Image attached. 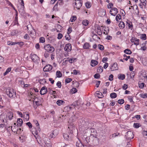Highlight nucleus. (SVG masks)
<instances>
[{
	"label": "nucleus",
	"instance_id": "nucleus-1",
	"mask_svg": "<svg viewBox=\"0 0 147 147\" xmlns=\"http://www.w3.org/2000/svg\"><path fill=\"white\" fill-rule=\"evenodd\" d=\"M82 141L86 146L90 145L95 146L97 145L99 143L98 138L92 135L88 137L86 134H82L81 136Z\"/></svg>",
	"mask_w": 147,
	"mask_h": 147
},
{
	"label": "nucleus",
	"instance_id": "nucleus-2",
	"mask_svg": "<svg viewBox=\"0 0 147 147\" xmlns=\"http://www.w3.org/2000/svg\"><path fill=\"white\" fill-rule=\"evenodd\" d=\"M7 94L10 98H15L16 95L15 91L13 89H10L9 90L8 89V91H6Z\"/></svg>",
	"mask_w": 147,
	"mask_h": 147
},
{
	"label": "nucleus",
	"instance_id": "nucleus-3",
	"mask_svg": "<svg viewBox=\"0 0 147 147\" xmlns=\"http://www.w3.org/2000/svg\"><path fill=\"white\" fill-rule=\"evenodd\" d=\"M44 48L47 52L52 53L54 51L55 49L53 46H51L50 44H47L45 45Z\"/></svg>",
	"mask_w": 147,
	"mask_h": 147
},
{
	"label": "nucleus",
	"instance_id": "nucleus-4",
	"mask_svg": "<svg viewBox=\"0 0 147 147\" xmlns=\"http://www.w3.org/2000/svg\"><path fill=\"white\" fill-rule=\"evenodd\" d=\"M76 1L75 3V5H74V8H76L77 9H79L81 7L82 5V2L80 0H75Z\"/></svg>",
	"mask_w": 147,
	"mask_h": 147
},
{
	"label": "nucleus",
	"instance_id": "nucleus-5",
	"mask_svg": "<svg viewBox=\"0 0 147 147\" xmlns=\"http://www.w3.org/2000/svg\"><path fill=\"white\" fill-rule=\"evenodd\" d=\"M125 136L127 140L133 139L134 137L133 132L130 131H128L126 133Z\"/></svg>",
	"mask_w": 147,
	"mask_h": 147
},
{
	"label": "nucleus",
	"instance_id": "nucleus-6",
	"mask_svg": "<svg viewBox=\"0 0 147 147\" xmlns=\"http://www.w3.org/2000/svg\"><path fill=\"white\" fill-rule=\"evenodd\" d=\"M44 141L45 144V147H52V144L50 140L46 138H45Z\"/></svg>",
	"mask_w": 147,
	"mask_h": 147
},
{
	"label": "nucleus",
	"instance_id": "nucleus-7",
	"mask_svg": "<svg viewBox=\"0 0 147 147\" xmlns=\"http://www.w3.org/2000/svg\"><path fill=\"white\" fill-rule=\"evenodd\" d=\"M52 66L50 64L47 65L43 68V70L44 72L49 71L52 69Z\"/></svg>",
	"mask_w": 147,
	"mask_h": 147
},
{
	"label": "nucleus",
	"instance_id": "nucleus-8",
	"mask_svg": "<svg viewBox=\"0 0 147 147\" xmlns=\"http://www.w3.org/2000/svg\"><path fill=\"white\" fill-rule=\"evenodd\" d=\"M118 11L116 8H113L110 11V14L113 16H115L118 13Z\"/></svg>",
	"mask_w": 147,
	"mask_h": 147
},
{
	"label": "nucleus",
	"instance_id": "nucleus-9",
	"mask_svg": "<svg viewBox=\"0 0 147 147\" xmlns=\"http://www.w3.org/2000/svg\"><path fill=\"white\" fill-rule=\"evenodd\" d=\"M76 146L77 147H82L83 146H86L85 144H84L83 142L82 138H81V141L79 140L77 142Z\"/></svg>",
	"mask_w": 147,
	"mask_h": 147
},
{
	"label": "nucleus",
	"instance_id": "nucleus-10",
	"mask_svg": "<svg viewBox=\"0 0 147 147\" xmlns=\"http://www.w3.org/2000/svg\"><path fill=\"white\" fill-rule=\"evenodd\" d=\"M110 69L111 71L118 70V67L117 63H114L110 67Z\"/></svg>",
	"mask_w": 147,
	"mask_h": 147
},
{
	"label": "nucleus",
	"instance_id": "nucleus-11",
	"mask_svg": "<svg viewBox=\"0 0 147 147\" xmlns=\"http://www.w3.org/2000/svg\"><path fill=\"white\" fill-rule=\"evenodd\" d=\"M47 92V87L46 86H43L42 87L40 91V94L41 95H44L46 94Z\"/></svg>",
	"mask_w": 147,
	"mask_h": 147
},
{
	"label": "nucleus",
	"instance_id": "nucleus-12",
	"mask_svg": "<svg viewBox=\"0 0 147 147\" xmlns=\"http://www.w3.org/2000/svg\"><path fill=\"white\" fill-rule=\"evenodd\" d=\"M64 50L68 52H69L71 50V44L68 43L66 45L64 48Z\"/></svg>",
	"mask_w": 147,
	"mask_h": 147
},
{
	"label": "nucleus",
	"instance_id": "nucleus-13",
	"mask_svg": "<svg viewBox=\"0 0 147 147\" xmlns=\"http://www.w3.org/2000/svg\"><path fill=\"white\" fill-rule=\"evenodd\" d=\"M38 57L36 55L34 54L31 56V59L34 62L36 63L39 60Z\"/></svg>",
	"mask_w": 147,
	"mask_h": 147
},
{
	"label": "nucleus",
	"instance_id": "nucleus-14",
	"mask_svg": "<svg viewBox=\"0 0 147 147\" xmlns=\"http://www.w3.org/2000/svg\"><path fill=\"white\" fill-rule=\"evenodd\" d=\"M11 130L14 132H16L18 131V125H13L11 126Z\"/></svg>",
	"mask_w": 147,
	"mask_h": 147
},
{
	"label": "nucleus",
	"instance_id": "nucleus-15",
	"mask_svg": "<svg viewBox=\"0 0 147 147\" xmlns=\"http://www.w3.org/2000/svg\"><path fill=\"white\" fill-rule=\"evenodd\" d=\"M24 5H21V7L18 9V11L21 15H23L25 13V11L24 10Z\"/></svg>",
	"mask_w": 147,
	"mask_h": 147
},
{
	"label": "nucleus",
	"instance_id": "nucleus-16",
	"mask_svg": "<svg viewBox=\"0 0 147 147\" xmlns=\"http://www.w3.org/2000/svg\"><path fill=\"white\" fill-rule=\"evenodd\" d=\"M68 128L70 130H71L70 131L71 133H73V130L75 129V126L74 124L73 123H71L68 126Z\"/></svg>",
	"mask_w": 147,
	"mask_h": 147
},
{
	"label": "nucleus",
	"instance_id": "nucleus-17",
	"mask_svg": "<svg viewBox=\"0 0 147 147\" xmlns=\"http://www.w3.org/2000/svg\"><path fill=\"white\" fill-rule=\"evenodd\" d=\"M21 31H18V30L16 29L15 30H13L12 31L11 33V36L15 35L16 34L20 33Z\"/></svg>",
	"mask_w": 147,
	"mask_h": 147
},
{
	"label": "nucleus",
	"instance_id": "nucleus-18",
	"mask_svg": "<svg viewBox=\"0 0 147 147\" xmlns=\"http://www.w3.org/2000/svg\"><path fill=\"white\" fill-rule=\"evenodd\" d=\"M6 117H8V119L9 120H11L13 117V113L10 111L8 112L6 115Z\"/></svg>",
	"mask_w": 147,
	"mask_h": 147
},
{
	"label": "nucleus",
	"instance_id": "nucleus-19",
	"mask_svg": "<svg viewBox=\"0 0 147 147\" xmlns=\"http://www.w3.org/2000/svg\"><path fill=\"white\" fill-rule=\"evenodd\" d=\"M98 64V62L95 60H92L91 61V65L92 67H94Z\"/></svg>",
	"mask_w": 147,
	"mask_h": 147
},
{
	"label": "nucleus",
	"instance_id": "nucleus-20",
	"mask_svg": "<svg viewBox=\"0 0 147 147\" xmlns=\"http://www.w3.org/2000/svg\"><path fill=\"white\" fill-rule=\"evenodd\" d=\"M63 136L64 139L66 140H70L71 138V137H70L69 135L67 134H64Z\"/></svg>",
	"mask_w": 147,
	"mask_h": 147
},
{
	"label": "nucleus",
	"instance_id": "nucleus-21",
	"mask_svg": "<svg viewBox=\"0 0 147 147\" xmlns=\"http://www.w3.org/2000/svg\"><path fill=\"white\" fill-rule=\"evenodd\" d=\"M17 125H19L20 126H21L23 123V121L21 119L19 118L18 119L17 121Z\"/></svg>",
	"mask_w": 147,
	"mask_h": 147
},
{
	"label": "nucleus",
	"instance_id": "nucleus-22",
	"mask_svg": "<svg viewBox=\"0 0 147 147\" xmlns=\"http://www.w3.org/2000/svg\"><path fill=\"white\" fill-rule=\"evenodd\" d=\"M33 121L34 123L35 124L36 126L37 127V128H38V131L40 132V127L39 124L38 123V122L36 120H34Z\"/></svg>",
	"mask_w": 147,
	"mask_h": 147
},
{
	"label": "nucleus",
	"instance_id": "nucleus-23",
	"mask_svg": "<svg viewBox=\"0 0 147 147\" xmlns=\"http://www.w3.org/2000/svg\"><path fill=\"white\" fill-rule=\"evenodd\" d=\"M80 123H79V125L80 126H81V127H84L85 126V125L86 123L84 121L81 119L80 121Z\"/></svg>",
	"mask_w": 147,
	"mask_h": 147
},
{
	"label": "nucleus",
	"instance_id": "nucleus-24",
	"mask_svg": "<svg viewBox=\"0 0 147 147\" xmlns=\"http://www.w3.org/2000/svg\"><path fill=\"white\" fill-rule=\"evenodd\" d=\"M57 104L59 106H60L65 103V102L63 100H59L57 101Z\"/></svg>",
	"mask_w": 147,
	"mask_h": 147
},
{
	"label": "nucleus",
	"instance_id": "nucleus-25",
	"mask_svg": "<svg viewBox=\"0 0 147 147\" xmlns=\"http://www.w3.org/2000/svg\"><path fill=\"white\" fill-rule=\"evenodd\" d=\"M96 94L98 95L97 96L99 98H102L103 97V96L102 93L99 91L96 92Z\"/></svg>",
	"mask_w": 147,
	"mask_h": 147
},
{
	"label": "nucleus",
	"instance_id": "nucleus-26",
	"mask_svg": "<svg viewBox=\"0 0 147 147\" xmlns=\"http://www.w3.org/2000/svg\"><path fill=\"white\" fill-rule=\"evenodd\" d=\"M134 42H134V45H136V46L138 45L139 44V39H137L136 37H134Z\"/></svg>",
	"mask_w": 147,
	"mask_h": 147
},
{
	"label": "nucleus",
	"instance_id": "nucleus-27",
	"mask_svg": "<svg viewBox=\"0 0 147 147\" xmlns=\"http://www.w3.org/2000/svg\"><path fill=\"white\" fill-rule=\"evenodd\" d=\"M124 52L125 54L130 55L132 53L131 51L129 49H127L124 51Z\"/></svg>",
	"mask_w": 147,
	"mask_h": 147
},
{
	"label": "nucleus",
	"instance_id": "nucleus-28",
	"mask_svg": "<svg viewBox=\"0 0 147 147\" xmlns=\"http://www.w3.org/2000/svg\"><path fill=\"white\" fill-rule=\"evenodd\" d=\"M125 78V76L124 74H120L118 75V78L121 80H123Z\"/></svg>",
	"mask_w": 147,
	"mask_h": 147
},
{
	"label": "nucleus",
	"instance_id": "nucleus-29",
	"mask_svg": "<svg viewBox=\"0 0 147 147\" xmlns=\"http://www.w3.org/2000/svg\"><path fill=\"white\" fill-rule=\"evenodd\" d=\"M89 131H90L91 133H93V135L95 134L96 133V130L94 128L92 127H90L89 128H88Z\"/></svg>",
	"mask_w": 147,
	"mask_h": 147
},
{
	"label": "nucleus",
	"instance_id": "nucleus-30",
	"mask_svg": "<svg viewBox=\"0 0 147 147\" xmlns=\"http://www.w3.org/2000/svg\"><path fill=\"white\" fill-rule=\"evenodd\" d=\"M90 47V45L87 42H86L83 45V48L84 49H89Z\"/></svg>",
	"mask_w": 147,
	"mask_h": 147
},
{
	"label": "nucleus",
	"instance_id": "nucleus-31",
	"mask_svg": "<svg viewBox=\"0 0 147 147\" xmlns=\"http://www.w3.org/2000/svg\"><path fill=\"white\" fill-rule=\"evenodd\" d=\"M56 76L57 78H60L62 76V74L59 71H57L56 73Z\"/></svg>",
	"mask_w": 147,
	"mask_h": 147
},
{
	"label": "nucleus",
	"instance_id": "nucleus-32",
	"mask_svg": "<svg viewBox=\"0 0 147 147\" xmlns=\"http://www.w3.org/2000/svg\"><path fill=\"white\" fill-rule=\"evenodd\" d=\"M55 131L54 130L52 133H51L50 135V137L51 138H55L57 135V134H55Z\"/></svg>",
	"mask_w": 147,
	"mask_h": 147
},
{
	"label": "nucleus",
	"instance_id": "nucleus-33",
	"mask_svg": "<svg viewBox=\"0 0 147 147\" xmlns=\"http://www.w3.org/2000/svg\"><path fill=\"white\" fill-rule=\"evenodd\" d=\"M103 68L101 66H100L98 67L97 70V71L99 72L100 73H102L103 71Z\"/></svg>",
	"mask_w": 147,
	"mask_h": 147
},
{
	"label": "nucleus",
	"instance_id": "nucleus-34",
	"mask_svg": "<svg viewBox=\"0 0 147 147\" xmlns=\"http://www.w3.org/2000/svg\"><path fill=\"white\" fill-rule=\"evenodd\" d=\"M141 125L139 123H135L134 124L133 126L136 128H138L141 126Z\"/></svg>",
	"mask_w": 147,
	"mask_h": 147
},
{
	"label": "nucleus",
	"instance_id": "nucleus-35",
	"mask_svg": "<svg viewBox=\"0 0 147 147\" xmlns=\"http://www.w3.org/2000/svg\"><path fill=\"white\" fill-rule=\"evenodd\" d=\"M110 96L111 98H114L116 97L117 95L116 93L113 92L110 94Z\"/></svg>",
	"mask_w": 147,
	"mask_h": 147
},
{
	"label": "nucleus",
	"instance_id": "nucleus-36",
	"mask_svg": "<svg viewBox=\"0 0 147 147\" xmlns=\"http://www.w3.org/2000/svg\"><path fill=\"white\" fill-rule=\"evenodd\" d=\"M119 27L123 28H124L125 25L123 22H121L119 25Z\"/></svg>",
	"mask_w": 147,
	"mask_h": 147
},
{
	"label": "nucleus",
	"instance_id": "nucleus-37",
	"mask_svg": "<svg viewBox=\"0 0 147 147\" xmlns=\"http://www.w3.org/2000/svg\"><path fill=\"white\" fill-rule=\"evenodd\" d=\"M11 70V68H7L5 72L4 73L3 75L4 76L6 75L8 73H9Z\"/></svg>",
	"mask_w": 147,
	"mask_h": 147
},
{
	"label": "nucleus",
	"instance_id": "nucleus-38",
	"mask_svg": "<svg viewBox=\"0 0 147 147\" xmlns=\"http://www.w3.org/2000/svg\"><path fill=\"white\" fill-rule=\"evenodd\" d=\"M7 45H15V42H13L11 41H8L7 42Z\"/></svg>",
	"mask_w": 147,
	"mask_h": 147
},
{
	"label": "nucleus",
	"instance_id": "nucleus-39",
	"mask_svg": "<svg viewBox=\"0 0 147 147\" xmlns=\"http://www.w3.org/2000/svg\"><path fill=\"white\" fill-rule=\"evenodd\" d=\"M126 23L128 24L129 28V29H132L133 28V25L131 22L128 23V22H126Z\"/></svg>",
	"mask_w": 147,
	"mask_h": 147
},
{
	"label": "nucleus",
	"instance_id": "nucleus-40",
	"mask_svg": "<svg viewBox=\"0 0 147 147\" xmlns=\"http://www.w3.org/2000/svg\"><path fill=\"white\" fill-rule=\"evenodd\" d=\"M140 38L141 39L143 40H146V35L144 34H142Z\"/></svg>",
	"mask_w": 147,
	"mask_h": 147
},
{
	"label": "nucleus",
	"instance_id": "nucleus-41",
	"mask_svg": "<svg viewBox=\"0 0 147 147\" xmlns=\"http://www.w3.org/2000/svg\"><path fill=\"white\" fill-rule=\"evenodd\" d=\"M88 21L87 20H84L82 22V24L85 26L88 25Z\"/></svg>",
	"mask_w": 147,
	"mask_h": 147
},
{
	"label": "nucleus",
	"instance_id": "nucleus-42",
	"mask_svg": "<svg viewBox=\"0 0 147 147\" xmlns=\"http://www.w3.org/2000/svg\"><path fill=\"white\" fill-rule=\"evenodd\" d=\"M24 117L25 119H26L27 121L29 119V115L28 113H25L24 115Z\"/></svg>",
	"mask_w": 147,
	"mask_h": 147
},
{
	"label": "nucleus",
	"instance_id": "nucleus-43",
	"mask_svg": "<svg viewBox=\"0 0 147 147\" xmlns=\"http://www.w3.org/2000/svg\"><path fill=\"white\" fill-rule=\"evenodd\" d=\"M98 47L99 49L100 50L103 51L104 50V48L103 45H101L99 44L98 45Z\"/></svg>",
	"mask_w": 147,
	"mask_h": 147
},
{
	"label": "nucleus",
	"instance_id": "nucleus-44",
	"mask_svg": "<svg viewBox=\"0 0 147 147\" xmlns=\"http://www.w3.org/2000/svg\"><path fill=\"white\" fill-rule=\"evenodd\" d=\"M26 139V137L22 135L21 142H25Z\"/></svg>",
	"mask_w": 147,
	"mask_h": 147
},
{
	"label": "nucleus",
	"instance_id": "nucleus-45",
	"mask_svg": "<svg viewBox=\"0 0 147 147\" xmlns=\"http://www.w3.org/2000/svg\"><path fill=\"white\" fill-rule=\"evenodd\" d=\"M49 40L51 42H53L55 40V39L53 37L50 36L48 38Z\"/></svg>",
	"mask_w": 147,
	"mask_h": 147
},
{
	"label": "nucleus",
	"instance_id": "nucleus-46",
	"mask_svg": "<svg viewBox=\"0 0 147 147\" xmlns=\"http://www.w3.org/2000/svg\"><path fill=\"white\" fill-rule=\"evenodd\" d=\"M40 42L42 43L44 42L45 41V38L43 37H41L39 39Z\"/></svg>",
	"mask_w": 147,
	"mask_h": 147
},
{
	"label": "nucleus",
	"instance_id": "nucleus-47",
	"mask_svg": "<svg viewBox=\"0 0 147 147\" xmlns=\"http://www.w3.org/2000/svg\"><path fill=\"white\" fill-rule=\"evenodd\" d=\"M121 19V15L119 14H118L116 16V20L117 21H118V19L120 20Z\"/></svg>",
	"mask_w": 147,
	"mask_h": 147
},
{
	"label": "nucleus",
	"instance_id": "nucleus-48",
	"mask_svg": "<svg viewBox=\"0 0 147 147\" xmlns=\"http://www.w3.org/2000/svg\"><path fill=\"white\" fill-rule=\"evenodd\" d=\"M119 104L121 105L123 104L124 102V100L123 99H119L118 100Z\"/></svg>",
	"mask_w": 147,
	"mask_h": 147
},
{
	"label": "nucleus",
	"instance_id": "nucleus-49",
	"mask_svg": "<svg viewBox=\"0 0 147 147\" xmlns=\"http://www.w3.org/2000/svg\"><path fill=\"white\" fill-rule=\"evenodd\" d=\"M26 124L28 126L29 128L30 129L32 127V124L30 122L26 123Z\"/></svg>",
	"mask_w": 147,
	"mask_h": 147
},
{
	"label": "nucleus",
	"instance_id": "nucleus-50",
	"mask_svg": "<svg viewBox=\"0 0 147 147\" xmlns=\"http://www.w3.org/2000/svg\"><path fill=\"white\" fill-rule=\"evenodd\" d=\"M14 24L16 25L17 24L18 26L19 25V24L18 22V17H15V18L14 20Z\"/></svg>",
	"mask_w": 147,
	"mask_h": 147
},
{
	"label": "nucleus",
	"instance_id": "nucleus-51",
	"mask_svg": "<svg viewBox=\"0 0 147 147\" xmlns=\"http://www.w3.org/2000/svg\"><path fill=\"white\" fill-rule=\"evenodd\" d=\"M142 133L143 136H147V130L145 131L144 130H142Z\"/></svg>",
	"mask_w": 147,
	"mask_h": 147
},
{
	"label": "nucleus",
	"instance_id": "nucleus-52",
	"mask_svg": "<svg viewBox=\"0 0 147 147\" xmlns=\"http://www.w3.org/2000/svg\"><path fill=\"white\" fill-rule=\"evenodd\" d=\"M85 6L87 8H90L91 6V5L89 2H87L85 3Z\"/></svg>",
	"mask_w": 147,
	"mask_h": 147
},
{
	"label": "nucleus",
	"instance_id": "nucleus-53",
	"mask_svg": "<svg viewBox=\"0 0 147 147\" xmlns=\"http://www.w3.org/2000/svg\"><path fill=\"white\" fill-rule=\"evenodd\" d=\"M72 81V79L70 78H66L65 80V82L66 83H68Z\"/></svg>",
	"mask_w": 147,
	"mask_h": 147
},
{
	"label": "nucleus",
	"instance_id": "nucleus-54",
	"mask_svg": "<svg viewBox=\"0 0 147 147\" xmlns=\"http://www.w3.org/2000/svg\"><path fill=\"white\" fill-rule=\"evenodd\" d=\"M94 77L95 78L98 79L100 78V75L98 73H96L94 75Z\"/></svg>",
	"mask_w": 147,
	"mask_h": 147
},
{
	"label": "nucleus",
	"instance_id": "nucleus-55",
	"mask_svg": "<svg viewBox=\"0 0 147 147\" xmlns=\"http://www.w3.org/2000/svg\"><path fill=\"white\" fill-rule=\"evenodd\" d=\"M144 84H145L144 83H141L140 84H139V88H143L144 87Z\"/></svg>",
	"mask_w": 147,
	"mask_h": 147
},
{
	"label": "nucleus",
	"instance_id": "nucleus-56",
	"mask_svg": "<svg viewBox=\"0 0 147 147\" xmlns=\"http://www.w3.org/2000/svg\"><path fill=\"white\" fill-rule=\"evenodd\" d=\"M113 5V4L112 3H110L107 5V8L108 9L111 8Z\"/></svg>",
	"mask_w": 147,
	"mask_h": 147
},
{
	"label": "nucleus",
	"instance_id": "nucleus-57",
	"mask_svg": "<svg viewBox=\"0 0 147 147\" xmlns=\"http://www.w3.org/2000/svg\"><path fill=\"white\" fill-rule=\"evenodd\" d=\"M71 92L72 94H74L77 91V90L75 88H73L71 89Z\"/></svg>",
	"mask_w": 147,
	"mask_h": 147
},
{
	"label": "nucleus",
	"instance_id": "nucleus-58",
	"mask_svg": "<svg viewBox=\"0 0 147 147\" xmlns=\"http://www.w3.org/2000/svg\"><path fill=\"white\" fill-rule=\"evenodd\" d=\"M56 85L58 88H61V82L60 81H58Z\"/></svg>",
	"mask_w": 147,
	"mask_h": 147
},
{
	"label": "nucleus",
	"instance_id": "nucleus-59",
	"mask_svg": "<svg viewBox=\"0 0 147 147\" xmlns=\"http://www.w3.org/2000/svg\"><path fill=\"white\" fill-rule=\"evenodd\" d=\"M113 75H112V74H111L109 76V80L111 81L113 80Z\"/></svg>",
	"mask_w": 147,
	"mask_h": 147
},
{
	"label": "nucleus",
	"instance_id": "nucleus-60",
	"mask_svg": "<svg viewBox=\"0 0 147 147\" xmlns=\"http://www.w3.org/2000/svg\"><path fill=\"white\" fill-rule=\"evenodd\" d=\"M72 31V28L71 27H69L68 29L67 34H69Z\"/></svg>",
	"mask_w": 147,
	"mask_h": 147
},
{
	"label": "nucleus",
	"instance_id": "nucleus-61",
	"mask_svg": "<svg viewBox=\"0 0 147 147\" xmlns=\"http://www.w3.org/2000/svg\"><path fill=\"white\" fill-rule=\"evenodd\" d=\"M63 37V35L61 33H59L58 34L57 38L58 39H61Z\"/></svg>",
	"mask_w": 147,
	"mask_h": 147
},
{
	"label": "nucleus",
	"instance_id": "nucleus-62",
	"mask_svg": "<svg viewBox=\"0 0 147 147\" xmlns=\"http://www.w3.org/2000/svg\"><path fill=\"white\" fill-rule=\"evenodd\" d=\"M76 19V16H73L72 17V18H71L70 20H71V22H73L75 21Z\"/></svg>",
	"mask_w": 147,
	"mask_h": 147
},
{
	"label": "nucleus",
	"instance_id": "nucleus-63",
	"mask_svg": "<svg viewBox=\"0 0 147 147\" xmlns=\"http://www.w3.org/2000/svg\"><path fill=\"white\" fill-rule=\"evenodd\" d=\"M127 85L125 84H124L122 87L123 89L124 90H126V89H127Z\"/></svg>",
	"mask_w": 147,
	"mask_h": 147
},
{
	"label": "nucleus",
	"instance_id": "nucleus-64",
	"mask_svg": "<svg viewBox=\"0 0 147 147\" xmlns=\"http://www.w3.org/2000/svg\"><path fill=\"white\" fill-rule=\"evenodd\" d=\"M76 60V58L74 59H69V62L70 63H72L74 62L75 60Z\"/></svg>",
	"mask_w": 147,
	"mask_h": 147
}]
</instances>
